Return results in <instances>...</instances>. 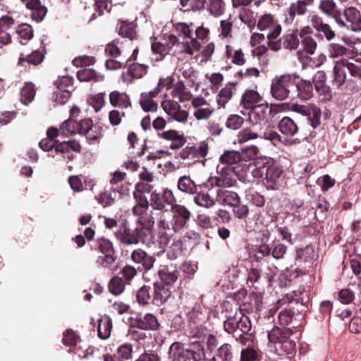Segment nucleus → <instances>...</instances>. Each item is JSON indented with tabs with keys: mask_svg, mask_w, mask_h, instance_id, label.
<instances>
[{
	"mask_svg": "<svg viewBox=\"0 0 361 361\" xmlns=\"http://www.w3.org/2000/svg\"><path fill=\"white\" fill-rule=\"evenodd\" d=\"M188 317L195 323L202 321L205 318L202 307L200 304H195L192 309L188 313Z\"/></svg>",
	"mask_w": 361,
	"mask_h": 361,
	"instance_id": "09e8293b",
	"label": "nucleus"
},
{
	"mask_svg": "<svg viewBox=\"0 0 361 361\" xmlns=\"http://www.w3.org/2000/svg\"><path fill=\"white\" fill-rule=\"evenodd\" d=\"M35 94V85L26 82L20 91V100L24 104H28L34 99Z\"/></svg>",
	"mask_w": 361,
	"mask_h": 361,
	"instance_id": "58836bf2",
	"label": "nucleus"
},
{
	"mask_svg": "<svg viewBox=\"0 0 361 361\" xmlns=\"http://www.w3.org/2000/svg\"><path fill=\"white\" fill-rule=\"evenodd\" d=\"M154 227H120L116 232L117 238L125 245L137 244L143 240V236L149 233L152 234L153 238L159 242L160 248L158 255L164 252L166 246L170 240L168 231L170 227H157V230H153Z\"/></svg>",
	"mask_w": 361,
	"mask_h": 361,
	"instance_id": "f257e3e1",
	"label": "nucleus"
},
{
	"mask_svg": "<svg viewBox=\"0 0 361 361\" xmlns=\"http://www.w3.org/2000/svg\"><path fill=\"white\" fill-rule=\"evenodd\" d=\"M169 361H199L200 356L180 342H174L169 348Z\"/></svg>",
	"mask_w": 361,
	"mask_h": 361,
	"instance_id": "39448f33",
	"label": "nucleus"
},
{
	"mask_svg": "<svg viewBox=\"0 0 361 361\" xmlns=\"http://www.w3.org/2000/svg\"><path fill=\"white\" fill-rule=\"evenodd\" d=\"M161 280L167 285L173 284L178 278V271L169 267H164L159 271Z\"/></svg>",
	"mask_w": 361,
	"mask_h": 361,
	"instance_id": "4c0bfd02",
	"label": "nucleus"
},
{
	"mask_svg": "<svg viewBox=\"0 0 361 361\" xmlns=\"http://www.w3.org/2000/svg\"><path fill=\"white\" fill-rule=\"evenodd\" d=\"M226 55L231 62L237 66H243L246 63L245 54L241 49H233L231 45L226 46Z\"/></svg>",
	"mask_w": 361,
	"mask_h": 361,
	"instance_id": "473e14b6",
	"label": "nucleus"
},
{
	"mask_svg": "<svg viewBox=\"0 0 361 361\" xmlns=\"http://www.w3.org/2000/svg\"><path fill=\"white\" fill-rule=\"evenodd\" d=\"M319 10L329 17L333 18L338 25H345L341 19V10L338 8L333 0H321L318 6Z\"/></svg>",
	"mask_w": 361,
	"mask_h": 361,
	"instance_id": "4468645a",
	"label": "nucleus"
},
{
	"mask_svg": "<svg viewBox=\"0 0 361 361\" xmlns=\"http://www.w3.org/2000/svg\"><path fill=\"white\" fill-rule=\"evenodd\" d=\"M301 44L305 52L311 55L314 54L317 47V43L312 36L302 37Z\"/></svg>",
	"mask_w": 361,
	"mask_h": 361,
	"instance_id": "6e6d98bb",
	"label": "nucleus"
},
{
	"mask_svg": "<svg viewBox=\"0 0 361 361\" xmlns=\"http://www.w3.org/2000/svg\"><path fill=\"white\" fill-rule=\"evenodd\" d=\"M57 90H64L66 89L72 88L73 86V79L70 76H63L56 80L54 82Z\"/></svg>",
	"mask_w": 361,
	"mask_h": 361,
	"instance_id": "052dcab7",
	"label": "nucleus"
},
{
	"mask_svg": "<svg viewBox=\"0 0 361 361\" xmlns=\"http://www.w3.org/2000/svg\"><path fill=\"white\" fill-rule=\"evenodd\" d=\"M178 188L188 194H195L197 190V186L189 176H183L178 179Z\"/></svg>",
	"mask_w": 361,
	"mask_h": 361,
	"instance_id": "c9c22d12",
	"label": "nucleus"
},
{
	"mask_svg": "<svg viewBox=\"0 0 361 361\" xmlns=\"http://www.w3.org/2000/svg\"><path fill=\"white\" fill-rule=\"evenodd\" d=\"M245 197L247 200L257 207H260L264 205V197L252 189L246 191Z\"/></svg>",
	"mask_w": 361,
	"mask_h": 361,
	"instance_id": "c03bdc74",
	"label": "nucleus"
},
{
	"mask_svg": "<svg viewBox=\"0 0 361 361\" xmlns=\"http://www.w3.org/2000/svg\"><path fill=\"white\" fill-rule=\"evenodd\" d=\"M280 132L287 136L293 137L298 132V126L295 121L289 117H283L278 124Z\"/></svg>",
	"mask_w": 361,
	"mask_h": 361,
	"instance_id": "393cba45",
	"label": "nucleus"
},
{
	"mask_svg": "<svg viewBox=\"0 0 361 361\" xmlns=\"http://www.w3.org/2000/svg\"><path fill=\"white\" fill-rule=\"evenodd\" d=\"M271 110L269 109L267 103L259 104L250 109L249 112V121L253 125L267 121Z\"/></svg>",
	"mask_w": 361,
	"mask_h": 361,
	"instance_id": "f3484780",
	"label": "nucleus"
},
{
	"mask_svg": "<svg viewBox=\"0 0 361 361\" xmlns=\"http://www.w3.org/2000/svg\"><path fill=\"white\" fill-rule=\"evenodd\" d=\"M149 71V66L139 63H133L128 68V74L130 76L129 83H133L135 79L142 78Z\"/></svg>",
	"mask_w": 361,
	"mask_h": 361,
	"instance_id": "7c9ffc66",
	"label": "nucleus"
},
{
	"mask_svg": "<svg viewBox=\"0 0 361 361\" xmlns=\"http://www.w3.org/2000/svg\"><path fill=\"white\" fill-rule=\"evenodd\" d=\"M118 35L123 37L129 38L130 40L135 39L137 37L135 25L133 23L121 21Z\"/></svg>",
	"mask_w": 361,
	"mask_h": 361,
	"instance_id": "ea45409f",
	"label": "nucleus"
},
{
	"mask_svg": "<svg viewBox=\"0 0 361 361\" xmlns=\"http://www.w3.org/2000/svg\"><path fill=\"white\" fill-rule=\"evenodd\" d=\"M262 101V97L257 91L248 89L242 96L240 105L245 109H250Z\"/></svg>",
	"mask_w": 361,
	"mask_h": 361,
	"instance_id": "4be33fe9",
	"label": "nucleus"
},
{
	"mask_svg": "<svg viewBox=\"0 0 361 361\" xmlns=\"http://www.w3.org/2000/svg\"><path fill=\"white\" fill-rule=\"evenodd\" d=\"M345 63L350 75L353 78L361 80V59H355L353 61L345 59Z\"/></svg>",
	"mask_w": 361,
	"mask_h": 361,
	"instance_id": "a19ab883",
	"label": "nucleus"
},
{
	"mask_svg": "<svg viewBox=\"0 0 361 361\" xmlns=\"http://www.w3.org/2000/svg\"><path fill=\"white\" fill-rule=\"evenodd\" d=\"M133 346L129 343H124L120 345L117 349V353L120 358L128 360L131 357Z\"/></svg>",
	"mask_w": 361,
	"mask_h": 361,
	"instance_id": "774afa93",
	"label": "nucleus"
},
{
	"mask_svg": "<svg viewBox=\"0 0 361 361\" xmlns=\"http://www.w3.org/2000/svg\"><path fill=\"white\" fill-rule=\"evenodd\" d=\"M95 61L94 57L85 55L75 58L72 63L75 67H82L83 66L93 65Z\"/></svg>",
	"mask_w": 361,
	"mask_h": 361,
	"instance_id": "e2e57ef3",
	"label": "nucleus"
},
{
	"mask_svg": "<svg viewBox=\"0 0 361 361\" xmlns=\"http://www.w3.org/2000/svg\"><path fill=\"white\" fill-rule=\"evenodd\" d=\"M238 18L252 30L257 24V20L255 16V12L248 8H241L239 11Z\"/></svg>",
	"mask_w": 361,
	"mask_h": 361,
	"instance_id": "e433bc0d",
	"label": "nucleus"
},
{
	"mask_svg": "<svg viewBox=\"0 0 361 361\" xmlns=\"http://www.w3.org/2000/svg\"><path fill=\"white\" fill-rule=\"evenodd\" d=\"M112 322L109 317L104 316L99 320L98 336L103 340L107 339L111 333Z\"/></svg>",
	"mask_w": 361,
	"mask_h": 361,
	"instance_id": "72a5a7b5",
	"label": "nucleus"
},
{
	"mask_svg": "<svg viewBox=\"0 0 361 361\" xmlns=\"http://www.w3.org/2000/svg\"><path fill=\"white\" fill-rule=\"evenodd\" d=\"M98 248L103 255L98 257L97 262L104 267H110L115 262L112 243L106 239H100Z\"/></svg>",
	"mask_w": 361,
	"mask_h": 361,
	"instance_id": "9b49d317",
	"label": "nucleus"
},
{
	"mask_svg": "<svg viewBox=\"0 0 361 361\" xmlns=\"http://www.w3.org/2000/svg\"><path fill=\"white\" fill-rule=\"evenodd\" d=\"M243 160V155L237 151H225L219 158V162L222 164H226L229 166H234Z\"/></svg>",
	"mask_w": 361,
	"mask_h": 361,
	"instance_id": "f704fd0d",
	"label": "nucleus"
},
{
	"mask_svg": "<svg viewBox=\"0 0 361 361\" xmlns=\"http://www.w3.org/2000/svg\"><path fill=\"white\" fill-rule=\"evenodd\" d=\"M81 126L80 135H85L90 142L97 141L102 137V127L97 124H94L91 118L82 119Z\"/></svg>",
	"mask_w": 361,
	"mask_h": 361,
	"instance_id": "f8f14e48",
	"label": "nucleus"
},
{
	"mask_svg": "<svg viewBox=\"0 0 361 361\" xmlns=\"http://www.w3.org/2000/svg\"><path fill=\"white\" fill-rule=\"evenodd\" d=\"M149 290L150 287L143 286L137 291L136 299L140 305L145 306L149 304L151 299Z\"/></svg>",
	"mask_w": 361,
	"mask_h": 361,
	"instance_id": "a18cd8bd",
	"label": "nucleus"
},
{
	"mask_svg": "<svg viewBox=\"0 0 361 361\" xmlns=\"http://www.w3.org/2000/svg\"><path fill=\"white\" fill-rule=\"evenodd\" d=\"M282 30V27L281 25L276 24L273 26L271 30L269 32L267 35V39H269L268 45L272 50V43H279V40H276L278 37L281 35Z\"/></svg>",
	"mask_w": 361,
	"mask_h": 361,
	"instance_id": "680f3d73",
	"label": "nucleus"
},
{
	"mask_svg": "<svg viewBox=\"0 0 361 361\" xmlns=\"http://www.w3.org/2000/svg\"><path fill=\"white\" fill-rule=\"evenodd\" d=\"M44 59V55L41 51L35 50L28 55L21 54L18 58V65L25 66V63H27L33 66H38L43 61Z\"/></svg>",
	"mask_w": 361,
	"mask_h": 361,
	"instance_id": "c85d7f7f",
	"label": "nucleus"
},
{
	"mask_svg": "<svg viewBox=\"0 0 361 361\" xmlns=\"http://www.w3.org/2000/svg\"><path fill=\"white\" fill-rule=\"evenodd\" d=\"M310 114L307 115L313 128H317L321 124L322 111L320 108L312 106L310 107Z\"/></svg>",
	"mask_w": 361,
	"mask_h": 361,
	"instance_id": "8fccbe9b",
	"label": "nucleus"
},
{
	"mask_svg": "<svg viewBox=\"0 0 361 361\" xmlns=\"http://www.w3.org/2000/svg\"><path fill=\"white\" fill-rule=\"evenodd\" d=\"M215 355L221 357L223 361H232L233 353L231 351V345L227 343L222 345L219 348Z\"/></svg>",
	"mask_w": 361,
	"mask_h": 361,
	"instance_id": "13d9d810",
	"label": "nucleus"
},
{
	"mask_svg": "<svg viewBox=\"0 0 361 361\" xmlns=\"http://www.w3.org/2000/svg\"><path fill=\"white\" fill-rule=\"evenodd\" d=\"M54 100L59 104H63L67 102L71 95L70 89L64 90H56L54 93Z\"/></svg>",
	"mask_w": 361,
	"mask_h": 361,
	"instance_id": "69168bd1",
	"label": "nucleus"
},
{
	"mask_svg": "<svg viewBox=\"0 0 361 361\" xmlns=\"http://www.w3.org/2000/svg\"><path fill=\"white\" fill-rule=\"evenodd\" d=\"M341 19L345 25H339L341 27H347L353 31H357L361 28V14L360 11L353 6H350L341 11Z\"/></svg>",
	"mask_w": 361,
	"mask_h": 361,
	"instance_id": "1a4fd4ad",
	"label": "nucleus"
},
{
	"mask_svg": "<svg viewBox=\"0 0 361 361\" xmlns=\"http://www.w3.org/2000/svg\"><path fill=\"white\" fill-rule=\"evenodd\" d=\"M293 99H300L301 100H309L314 95L313 85L310 80L300 78L295 75V82H293Z\"/></svg>",
	"mask_w": 361,
	"mask_h": 361,
	"instance_id": "6e6552de",
	"label": "nucleus"
},
{
	"mask_svg": "<svg viewBox=\"0 0 361 361\" xmlns=\"http://www.w3.org/2000/svg\"><path fill=\"white\" fill-rule=\"evenodd\" d=\"M171 295V291L169 288L160 283L154 284L153 298L152 302L160 306L165 303Z\"/></svg>",
	"mask_w": 361,
	"mask_h": 361,
	"instance_id": "a211bd4d",
	"label": "nucleus"
},
{
	"mask_svg": "<svg viewBox=\"0 0 361 361\" xmlns=\"http://www.w3.org/2000/svg\"><path fill=\"white\" fill-rule=\"evenodd\" d=\"M347 48L338 43H331L329 45V56L331 58H338L346 54Z\"/></svg>",
	"mask_w": 361,
	"mask_h": 361,
	"instance_id": "49530a36",
	"label": "nucleus"
},
{
	"mask_svg": "<svg viewBox=\"0 0 361 361\" xmlns=\"http://www.w3.org/2000/svg\"><path fill=\"white\" fill-rule=\"evenodd\" d=\"M81 121L78 122L75 119L68 118L60 127L61 135L63 136L81 134Z\"/></svg>",
	"mask_w": 361,
	"mask_h": 361,
	"instance_id": "a878e982",
	"label": "nucleus"
},
{
	"mask_svg": "<svg viewBox=\"0 0 361 361\" xmlns=\"http://www.w3.org/2000/svg\"><path fill=\"white\" fill-rule=\"evenodd\" d=\"M258 353L253 345H249L243 349L240 353V361H255L257 360Z\"/></svg>",
	"mask_w": 361,
	"mask_h": 361,
	"instance_id": "3c124183",
	"label": "nucleus"
},
{
	"mask_svg": "<svg viewBox=\"0 0 361 361\" xmlns=\"http://www.w3.org/2000/svg\"><path fill=\"white\" fill-rule=\"evenodd\" d=\"M159 324L157 317L152 314H146L143 318L135 319V327L145 330H157Z\"/></svg>",
	"mask_w": 361,
	"mask_h": 361,
	"instance_id": "b1692460",
	"label": "nucleus"
},
{
	"mask_svg": "<svg viewBox=\"0 0 361 361\" xmlns=\"http://www.w3.org/2000/svg\"><path fill=\"white\" fill-rule=\"evenodd\" d=\"M171 95L178 97L180 102L190 101L192 97L191 92L187 90L183 81H178L174 85Z\"/></svg>",
	"mask_w": 361,
	"mask_h": 361,
	"instance_id": "2f4dec72",
	"label": "nucleus"
},
{
	"mask_svg": "<svg viewBox=\"0 0 361 361\" xmlns=\"http://www.w3.org/2000/svg\"><path fill=\"white\" fill-rule=\"evenodd\" d=\"M345 59H342L335 63L334 66L333 85L341 87L346 80Z\"/></svg>",
	"mask_w": 361,
	"mask_h": 361,
	"instance_id": "5701e85b",
	"label": "nucleus"
},
{
	"mask_svg": "<svg viewBox=\"0 0 361 361\" xmlns=\"http://www.w3.org/2000/svg\"><path fill=\"white\" fill-rule=\"evenodd\" d=\"M262 175L264 174L267 185L271 189L277 188L282 183L283 170L274 164L272 159H263L257 162Z\"/></svg>",
	"mask_w": 361,
	"mask_h": 361,
	"instance_id": "20e7f679",
	"label": "nucleus"
},
{
	"mask_svg": "<svg viewBox=\"0 0 361 361\" xmlns=\"http://www.w3.org/2000/svg\"><path fill=\"white\" fill-rule=\"evenodd\" d=\"M17 34L21 39L25 42L30 40L33 37V30L31 25L28 24H22L18 26Z\"/></svg>",
	"mask_w": 361,
	"mask_h": 361,
	"instance_id": "5fc2aeb1",
	"label": "nucleus"
},
{
	"mask_svg": "<svg viewBox=\"0 0 361 361\" xmlns=\"http://www.w3.org/2000/svg\"><path fill=\"white\" fill-rule=\"evenodd\" d=\"M197 8L200 11L207 9L212 16L218 17L221 16L225 11V2L224 0H197Z\"/></svg>",
	"mask_w": 361,
	"mask_h": 361,
	"instance_id": "2eb2a0df",
	"label": "nucleus"
},
{
	"mask_svg": "<svg viewBox=\"0 0 361 361\" xmlns=\"http://www.w3.org/2000/svg\"><path fill=\"white\" fill-rule=\"evenodd\" d=\"M310 23L313 29L315 30V36L319 39H326L331 41L336 37V32L332 27L324 22L322 17L317 14L310 16Z\"/></svg>",
	"mask_w": 361,
	"mask_h": 361,
	"instance_id": "0eeeda50",
	"label": "nucleus"
},
{
	"mask_svg": "<svg viewBox=\"0 0 361 361\" xmlns=\"http://www.w3.org/2000/svg\"><path fill=\"white\" fill-rule=\"evenodd\" d=\"M237 82H228L217 94L216 102L220 107L225 108L233 97Z\"/></svg>",
	"mask_w": 361,
	"mask_h": 361,
	"instance_id": "c756f323",
	"label": "nucleus"
},
{
	"mask_svg": "<svg viewBox=\"0 0 361 361\" xmlns=\"http://www.w3.org/2000/svg\"><path fill=\"white\" fill-rule=\"evenodd\" d=\"M274 23V16L271 14H264L259 19L257 24V28L260 30H265L270 27Z\"/></svg>",
	"mask_w": 361,
	"mask_h": 361,
	"instance_id": "0e129e2a",
	"label": "nucleus"
},
{
	"mask_svg": "<svg viewBox=\"0 0 361 361\" xmlns=\"http://www.w3.org/2000/svg\"><path fill=\"white\" fill-rule=\"evenodd\" d=\"M125 289V283L122 278L114 276L111 279L109 283V291L115 295L121 294Z\"/></svg>",
	"mask_w": 361,
	"mask_h": 361,
	"instance_id": "37998d69",
	"label": "nucleus"
},
{
	"mask_svg": "<svg viewBox=\"0 0 361 361\" xmlns=\"http://www.w3.org/2000/svg\"><path fill=\"white\" fill-rule=\"evenodd\" d=\"M295 78V74H284L273 78L270 90L271 96L279 101L293 100Z\"/></svg>",
	"mask_w": 361,
	"mask_h": 361,
	"instance_id": "f03ea898",
	"label": "nucleus"
},
{
	"mask_svg": "<svg viewBox=\"0 0 361 361\" xmlns=\"http://www.w3.org/2000/svg\"><path fill=\"white\" fill-rule=\"evenodd\" d=\"M233 23L230 17L228 19L222 20L220 22V28L219 30L221 32V35H222L224 38H231L232 36V29H233Z\"/></svg>",
	"mask_w": 361,
	"mask_h": 361,
	"instance_id": "4d7b16f0",
	"label": "nucleus"
},
{
	"mask_svg": "<svg viewBox=\"0 0 361 361\" xmlns=\"http://www.w3.org/2000/svg\"><path fill=\"white\" fill-rule=\"evenodd\" d=\"M140 105L146 112H156L158 109V104L154 99L146 94H140Z\"/></svg>",
	"mask_w": 361,
	"mask_h": 361,
	"instance_id": "79ce46f5",
	"label": "nucleus"
},
{
	"mask_svg": "<svg viewBox=\"0 0 361 361\" xmlns=\"http://www.w3.org/2000/svg\"><path fill=\"white\" fill-rule=\"evenodd\" d=\"M251 328L252 325L249 318L240 314L239 317L238 316V329L241 333L248 334Z\"/></svg>",
	"mask_w": 361,
	"mask_h": 361,
	"instance_id": "bf43d9fd",
	"label": "nucleus"
},
{
	"mask_svg": "<svg viewBox=\"0 0 361 361\" xmlns=\"http://www.w3.org/2000/svg\"><path fill=\"white\" fill-rule=\"evenodd\" d=\"M244 122V118L240 116L231 114L228 117L226 121V126L228 129L235 130L240 129L243 126Z\"/></svg>",
	"mask_w": 361,
	"mask_h": 361,
	"instance_id": "de8ad7c7",
	"label": "nucleus"
},
{
	"mask_svg": "<svg viewBox=\"0 0 361 361\" xmlns=\"http://www.w3.org/2000/svg\"><path fill=\"white\" fill-rule=\"evenodd\" d=\"M293 334V331L288 328L274 327L268 333V339L269 343L273 344H281L289 346V351L284 350L286 353H290L295 347V343L289 341L290 336Z\"/></svg>",
	"mask_w": 361,
	"mask_h": 361,
	"instance_id": "423d86ee",
	"label": "nucleus"
},
{
	"mask_svg": "<svg viewBox=\"0 0 361 361\" xmlns=\"http://www.w3.org/2000/svg\"><path fill=\"white\" fill-rule=\"evenodd\" d=\"M132 260L137 264H141L145 270H149L154 266L155 258L148 255L142 249H136L131 253Z\"/></svg>",
	"mask_w": 361,
	"mask_h": 361,
	"instance_id": "412c9836",
	"label": "nucleus"
},
{
	"mask_svg": "<svg viewBox=\"0 0 361 361\" xmlns=\"http://www.w3.org/2000/svg\"><path fill=\"white\" fill-rule=\"evenodd\" d=\"M272 50L279 51L281 49L289 50L296 49L300 44L298 30L291 33L284 35L279 39V43H272Z\"/></svg>",
	"mask_w": 361,
	"mask_h": 361,
	"instance_id": "ddd939ff",
	"label": "nucleus"
},
{
	"mask_svg": "<svg viewBox=\"0 0 361 361\" xmlns=\"http://www.w3.org/2000/svg\"><path fill=\"white\" fill-rule=\"evenodd\" d=\"M176 199L172 192L169 188L163 189L162 192H157L156 190L151 194V204L159 210H162L165 207V204L171 205V207L175 205Z\"/></svg>",
	"mask_w": 361,
	"mask_h": 361,
	"instance_id": "9d476101",
	"label": "nucleus"
},
{
	"mask_svg": "<svg viewBox=\"0 0 361 361\" xmlns=\"http://www.w3.org/2000/svg\"><path fill=\"white\" fill-rule=\"evenodd\" d=\"M240 166H226L220 168L217 166V173L219 176H211L204 183L206 188H212L214 186L219 188H231L235 185L236 183L235 178L241 180L238 172Z\"/></svg>",
	"mask_w": 361,
	"mask_h": 361,
	"instance_id": "7ed1b4c3",
	"label": "nucleus"
},
{
	"mask_svg": "<svg viewBox=\"0 0 361 361\" xmlns=\"http://www.w3.org/2000/svg\"><path fill=\"white\" fill-rule=\"evenodd\" d=\"M173 215V226H185L190 218V211L180 204H175L171 207Z\"/></svg>",
	"mask_w": 361,
	"mask_h": 361,
	"instance_id": "aec40b11",
	"label": "nucleus"
},
{
	"mask_svg": "<svg viewBox=\"0 0 361 361\" xmlns=\"http://www.w3.org/2000/svg\"><path fill=\"white\" fill-rule=\"evenodd\" d=\"M161 106L169 116L174 114L175 110H179V106H180L178 102L171 99L163 101Z\"/></svg>",
	"mask_w": 361,
	"mask_h": 361,
	"instance_id": "338daca9",
	"label": "nucleus"
},
{
	"mask_svg": "<svg viewBox=\"0 0 361 361\" xmlns=\"http://www.w3.org/2000/svg\"><path fill=\"white\" fill-rule=\"evenodd\" d=\"M194 201L197 205L207 208L212 207L214 204V200L207 193L201 192H198L194 197Z\"/></svg>",
	"mask_w": 361,
	"mask_h": 361,
	"instance_id": "864d4df0",
	"label": "nucleus"
},
{
	"mask_svg": "<svg viewBox=\"0 0 361 361\" xmlns=\"http://www.w3.org/2000/svg\"><path fill=\"white\" fill-rule=\"evenodd\" d=\"M314 0H298L290 4L288 8V16L293 21L297 16H304L307 12V7L314 3Z\"/></svg>",
	"mask_w": 361,
	"mask_h": 361,
	"instance_id": "6ab92c4d",
	"label": "nucleus"
},
{
	"mask_svg": "<svg viewBox=\"0 0 361 361\" xmlns=\"http://www.w3.org/2000/svg\"><path fill=\"white\" fill-rule=\"evenodd\" d=\"M257 137L258 134L257 133L254 132L249 128H245L238 133L237 141L238 143L242 144Z\"/></svg>",
	"mask_w": 361,
	"mask_h": 361,
	"instance_id": "603ef678",
	"label": "nucleus"
},
{
	"mask_svg": "<svg viewBox=\"0 0 361 361\" xmlns=\"http://www.w3.org/2000/svg\"><path fill=\"white\" fill-rule=\"evenodd\" d=\"M77 78L80 82H101L104 80L103 75L97 73L92 68H85L79 70L76 74Z\"/></svg>",
	"mask_w": 361,
	"mask_h": 361,
	"instance_id": "cd10ccee",
	"label": "nucleus"
},
{
	"mask_svg": "<svg viewBox=\"0 0 361 361\" xmlns=\"http://www.w3.org/2000/svg\"><path fill=\"white\" fill-rule=\"evenodd\" d=\"M216 202L221 205L233 207L240 203V198L235 192L219 188L216 192Z\"/></svg>",
	"mask_w": 361,
	"mask_h": 361,
	"instance_id": "dca6fc26",
	"label": "nucleus"
},
{
	"mask_svg": "<svg viewBox=\"0 0 361 361\" xmlns=\"http://www.w3.org/2000/svg\"><path fill=\"white\" fill-rule=\"evenodd\" d=\"M109 102L113 106H117L122 109L128 108L131 104L130 97L126 93H121L116 90L110 93Z\"/></svg>",
	"mask_w": 361,
	"mask_h": 361,
	"instance_id": "bb28decb",
	"label": "nucleus"
}]
</instances>
